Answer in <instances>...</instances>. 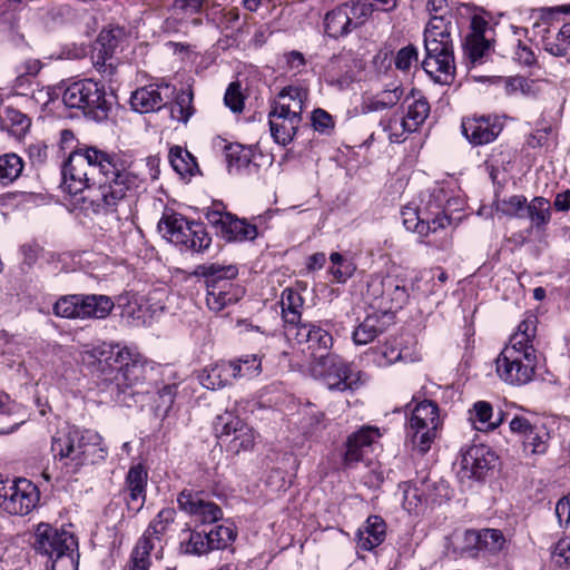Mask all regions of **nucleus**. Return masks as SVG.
<instances>
[{"mask_svg": "<svg viewBox=\"0 0 570 570\" xmlns=\"http://www.w3.org/2000/svg\"><path fill=\"white\" fill-rule=\"evenodd\" d=\"M61 175L70 195L86 193L82 199L95 214L115 213L118 204L135 197L145 183L134 163L88 145L70 153Z\"/></svg>", "mask_w": 570, "mask_h": 570, "instance_id": "nucleus-1", "label": "nucleus"}, {"mask_svg": "<svg viewBox=\"0 0 570 570\" xmlns=\"http://www.w3.org/2000/svg\"><path fill=\"white\" fill-rule=\"evenodd\" d=\"M97 361L99 384L120 405L130 407L138 403L142 392L136 386L148 383L156 389L155 409L158 414H168L179 385L176 371L167 365L155 364L139 353L119 345L104 344L90 353Z\"/></svg>", "mask_w": 570, "mask_h": 570, "instance_id": "nucleus-2", "label": "nucleus"}, {"mask_svg": "<svg viewBox=\"0 0 570 570\" xmlns=\"http://www.w3.org/2000/svg\"><path fill=\"white\" fill-rule=\"evenodd\" d=\"M51 453L66 474H77L85 465L105 461L108 450L98 432L68 425L52 436Z\"/></svg>", "mask_w": 570, "mask_h": 570, "instance_id": "nucleus-3", "label": "nucleus"}, {"mask_svg": "<svg viewBox=\"0 0 570 570\" xmlns=\"http://www.w3.org/2000/svg\"><path fill=\"white\" fill-rule=\"evenodd\" d=\"M451 16H432L424 29L423 70L440 85H451L455 77Z\"/></svg>", "mask_w": 570, "mask_h": 570, "instance_id": "nucleus-4", "label": "nucleus"}, {"mask_svg": "<svg viewBox=\"0 0 570 570\" xmlns=\"http://www.w3.org/2000/svg\"><path fill=\"white\" fill-rule=\"evenodd\" d=\"M112 98V94L107 92L104 83L92 79L71 82L62 91V102L67 108L76 109L97 122L108 118Z\"/></svg>", "mask_w": 570, "mask_h": 570, "instance_id": "nucleus-5", "label": "nucleus"}, {"mask_svg": "<svg viewBox=\"0 0 570 570\" xmlns=\"http://www.w3.org/2000/svg\"><path fill=\"white\" fill-rule=\"evenodd\" d=\"M32 548L48 558L51 570H76L78 541L73 533L41 522L35 529Z\"/></svg>", "mask_w": 570, "mask_h": 570, "instance_id": "nucleus-6", "label": "nucleus"}, {"mask_svg": "<svg viewBox=\"0 0 570 570\" xmlns=\"http://www.w3.org/2000/svg\"><path fill=\"white\" fill-rule=\"evenodd\" d=\"M194 275L205 278L206 304L213 312L218 313L238 302L245 293L242 286L232 283L238 275L235 265L202 264L196 266Z\"/></svg>", "mask_w": 570, "mask_h": 570, "instance_id": "nucleus-7", "label": "nucleus"}, {"mask_svg": "<svg viewBox=\"0 0 570 570\" xmlns=\"http://www.w3.org/2000/svg\"><path fill=\"white\" fill-rule=\"evenodd\" d=\"M311 371L333 392L354 393L363 385L361 372L354 371L350 362L335 353H321L312 362Z\"/></svg>", "mask_w": 570, "mask_h": 570, "instance_id": "nucleus-8", "label": "nucleus"}, {"mask_svg": "<svg viewBox=\"0 0 570 570\" xmlns=\"http://www.w3.org/2000/svg\"><path fill=\"white\" fill-rule=\"evenodd\" d=\"M538 355L535 348H518L507 345L495 360V370L501 380L511 385H524L535 374Z\"/></svg>", "mask_w": 570, "mask_h": 570, "instance_id": "nucleus-9", "label": "nucleus"}, {"mask_svg": "<svg viewBox=\"0 0 570 570\" xmlns=\"http://www.w3.org/2000/svg\"><path fill=\"white\" fill-rule=\"evenodd\" d=\"M440 424L439 407L430 400L416 404L406 423V439L424 454L431 449Z\"/></svg>", "mask_w": 570, "mask_h": 570, "instance_id": "nucleus-10", "label": "nucleus"}, {"mask_svg": "<svg viewBox=\"0 0 570 570\" xmlns=\"http://www.w3.org/2000/svg\"><path fill=\"white\" fill-rule=\"evenodd\" d=\"M40 501L38 487L26 478L0 481V510L23 517L32 512Z\"/></svg>", "mask_w": 570, "mask_h": 570, "instance_id": "nucleus-11", "label": "nucleus"}, {"mask_svg": "<svg viewBox=\"0 0 570 570\" xmlns=\"http://www.w3.org/2000/svg\"><path fill=\"white\" fill-rule=\"evenodd\" d=\"M495 453L487 445H472L462 452L460 470L461 480L482 481L494 468L497 462Z\"/></svg>", "mask_w": 570, "mask_h": 570, "instance_id": "nucleus-12", "label": "nucleus"}, {"mask_svg": "<svg viewBox=\"0 0 570 570\" xmlns=\"http://www.w3.org/2000/svg\"><path fill=\"white\" fill-rule=\"evenodd\" d=\"M301 121L299 110H291L285 102H274L268 112L271 136L282 146L288 145L294 139Z\"/></svg>", "mask_w": 570, "mask_h": 570, "instance_id": "nucleus-13", "label": "nucleus"}, {"mask_svg": "<svg viewBox=\"0 0 570 570\" xmlns=\"http://www.w3.org/2000/svg\"><path fill=\"white\" fill-rule=\"evenodd\" d=\"M461 129L466 140L476 147L494 141L503 125L495 115H473L462 119Z\"/></svg>", "mask_w": 570, "mask_h": 570, "instance_id": "nucleus-14", "label": "nucleus"}, {"mask_svg": "<svg viewBox=\"0 0 570 570\" xmlns=\"http://www.w3.org/2000/svg\"><path fill=\"white\" fill-rule=\"evenodd\" d=\"M430 112V105L425 98L414 100L407 108L406 116L401 119L391 117L386 122L381 121L384 131L389 134L392 142L403 141L405 132L415 131L426 119Z\"/></svg>", "mask_w": 570, "mask_h": 570, "instance_id": "nucleus-15", "label": "nucleus"}, {"mask_svg": "<svg viewBox=\"0 0 570 570\" xmlns=\"http://www.w3.org/2000/svg\"><path fill=\"white\" fill-rule=\"evenodd\" d=\"M148 471L142 463L132 464L126 473L120 494L127 510L136 515L145 505L147 497Z\"/></svg>", "mask_w": 570, "mask_h": 570, "instance_id": "nucleus-16", "label": "nucleus"}, {"mask_svg": "<svg viewBox=\"0 0 570 570\" xmlns=\"http://www.w3.org/2000/svg\"><path fill=\"white\" fill-rule=\"evenodd\" d=\"M402 218L407 230L415 232L423 238L431 234L435 235L439 229H444L451 223V218L443 210L425 214L422 209L410 207L402 212Z\"/></svg>", "mask_w": 570, "mask_h": 570, "instance_id": "nucleus-17", "label": "nucleus"}, {"mask_svg": "<svg viewBox=\"0 0 570 570\" xmlns=\"http://www.w3.org/2000/svg\"><path fill=\"white\" fill-rule=\"evenodd\" d=\"M381 438L380 430L375 426L363 425L352 433L345 442L343 466L352 469L364 460L368 449Z\"/></svg>", "mask_w": 570, "mask_h": 570, "instance_id": "nucleus-18", "label": "nucleus"}, {"mask_svg": "<svg viewBox=\"0 0 570 570\" xmlns=\"http://www.w3.org/2000/svg\"><path fill=\"white\" fill-rule=\"evenodd\" d=\"M174 92L175 88L168 83L145 86L131 94L130 105L140 114L156 111L167 105Z\"/></svg>", "mask_w": 570, "mask_h": 570, "instance_id": "nucleus-19", "label": "nucleus"}, {"mask_svg": "<svg viewBox=\"0 0 570 570\" xmlns=\"http://www.w3.org/2000/svg\"><path fill=\"white\" fill-rule=\"evenodd\" d=\"M177 502L181 510L196 517L202 524H210L223 518L222 509L216 503L204 500L199 493L184 490L179 493Z\"/></svg>", "mask_w": 570, "mask_h": 570, "instance_id": "nucleus-20", "label": "nucleus"}, {"mask_svg": "<svg viewBox=\"0 0 570 570\" xmlns=\"http://www.w3.org/2000/svg\"><path fill=\"white\" fill-rule=\"evenodd\" d=\"M240 364L233 361H220L202 371L199 381L202 385L209 390L225 387L240 375Z\"/></svg>", "mask_w": 570, "mask_h": 570, "instance_id": "nucleus-21", "label": "nucleus"}, {"mask_svg": "<svg viewBox=\"0 0 570 570\" xmlns=\"http://www.w3.org/2000/svg\"><path fill=\"white\" fill-rule=\"evenodd\" d=\"M296 337L299 342H306L308 350H311L313 361L321 353H331L333 346V336L331 333L322 328L318 324L306 322L301 324L296 332Z\"/></svg>", "mask_w": 570, "mask_h": 570, "instance_id": "nucleus-22", "label": "nucleus"}, {"mask_svg": "<svg viewBox=\"0 0 570 570\" xmlns=\"http://www.w3.org/2000/svg\"><path fill=\"white\" fill-rule=\"evenodd\" d=\"M173 244L180 249L202 253L209 247L212 238L202 223L188 220L187 226H184L173 239Z\"/></svg>", "mask_w": 570, "mask_h": 570, "instance_id": "nucleus-23", "label": "nucleus"}, {"mask_svg": "<svg viewBox=\"0 0 570 570\" xmlns=\"http://www.w3.org/2000/svg\"><path fill=\"white\" fill-rule=\"evenodd\" d=\"M386 537V523L380 515H370L356 532L357 546L364 551H372Z\"/></svg>", "mask_w": 570, "mask_h": 570, "instance_id": "nucleus-24", "label": "nucleus"}, {"mask_svg": "<svg viewBox=\"0 0 570 570\" xmlns=\"http://www.w3.org/2000/svg\"><path fill=\"white\" fill-rule=\"evenodd\" d=\"M387 281L392 283V288L384 289L382 301L377 302V309H380L383 315L401 309L407 303L410 296L404 279L387 275Z\"/></svg>", "mask_w": 570, "mask_h": 570, "instance_id": "nucleus-25", "label": "nucleus"}, {"mask_svg": "<svg viewBox=\"0 0 570 570\" xmlns=\"http://www.w3.org/2000/svg\"><path fill=\"white\" fill-rule=\"evenodd\" d=\"M112 299L107 295L80 294V318H106L114 308Z\"/></svg>", "mask_w": 570, "mask_h": 570, "instance_id": "nucleus-26", "label": "nucleus"}, {"mask_svg": "<svg viewBox=\"0 0 570 570\" xmlns=\"http://www.w3.org/2000/svg\"><path fill=\"white\" fill-rule=\"evenodd\" d=\"M346 10L347 7L342 3L325 14L324 29L328 37L338 39L354 29Z\"/></svg>", "mask_w": 570, "mask_h": 570, "instance_id": "nucleus-27", "label": "nucleus"}, {"mask_svg": "<svg viewBox=\"0 0 570 570\" xmlns=\"http://www.w3.org/2000/svg\"><path fill=\"white\" fill-rule=\"evenodd\" d=\"M384 316L379 313L368 314L353 331L352 338L354 343L366 345L383 333L385 331Z\"/></svg>", "mask_w": 570, "mask_h": 570, "instance_id": "nucleus-28", "label": "nucleus"}, {"mask_svg": "<svg viewBox=\"0 0 570 570\" xmlns=\"http://www.w3.org/2000/svg\"><path fill=\"white\" fill-rule=\"evenodd\" d=\"M404 89L402 86L384 89L375 96L367 98L363 104L366 112L382 111L394 107L402 98Z\"/></svg>", "mask_w": 570, "mask_h": 570, "instance_id": "nucleus-29", "label": "nucleus"}, {"mask_svg": "<svg viewBox=\"0 0 570 570\" xmlns=\"http://www.w3.org/2000/svg\"><path fill=\"white\" fill-rule=\"evenodd\" d=\"M257 227L246 219H239L232 214L230 219L222 234L227 242L254 240L257 237Z\"/></svg>", "mask_w": 570, "mask_h": 570, "instance_id": "nucleus-30", "label": "nucleus"}, {"mask_svg": "<svg viewBox=\"0 0 570 570\" xmlns=\"http://www.w3.org/2000/svg\"><path fill=\"white\" fill-rule=\"evenodd\" d=\"M524 213L538 230H544L551 219V206L544 197H534L530 203L527 202Z\"/></svg>", "mask_w": 570, "mask_h": 570, "instance_id": "nucleus-31", "label": "nucleus"}, {"mask_svg": "<svg viewBox=\"0 0 570 570\" xmlns=\"http://www.w3.org/2000/svg\"><path fill=\"white\" fill-rule=\"evenodd\" d=\"M244 422L234 411L225 410L224 413L216 415L213 422L214 434L225 444L228 438H232Z\"/></svg>", "mask_w": 570, "mask_h": 570, "instance_id": "nucleus-32", "label": "nucleus"}, {"mask_svg": "<svg viewBox=\"0 0 570 570\" xmlns=\"http://www.w3.org/2000/svg\"><path fill=\"white\" fill-rule=\"evenodd\" d=\"M493 409L489 402L479 401L470 411V421L478 431H490L498 428L502 421L501 412L495 421H492Z\"/></svg>", "mask_w": 570, "mask_h": 570, "instance_id": "nucleus-33", "label": "nucleus"}, {"mask_svg": "<svg viewBox=\"0 0 570 570\" xmlns=\"http://www.w3.org/2000/svg\"><path fill=\"white\" fill-rule=\"evenodd\" d=\"M438 495L430 492L422 480L412 481L404 490V504L407 509L416 508L419 504H435L438 502Z\"/></svg>", "mask_w": 570, "mask_h": 570, "instance_id": "nucleus-34", "label": "nucleus"}, {"mask_svg": "<svg viewBox=\"0 0 570 570\" xmlns=\"http://www.w3.org/2000/svg\"><path fill=\"white\" fill-rule=\"evenodd\" d=\"M168 158L173 169L181 177L193 176L195 171H198L195 157L180 146L171 147Z\"/></svg>", "mask_w": 570, "mask_h": 570, "instance_id": "nucleus-35", "label": "nucleus"}, {"mask_svg": "<svg viewBox=\"0 0 570 570\" xmlns=\"http://www.w3.org/2000/svg\"><path fill=\"white\" fill-rule=\"evenodd\" d=\"M463 50L470 62L481 65L493 51V41L488 38H465Z\"/></svg>", "mask_w": 570, "mask_h": 570, "instance_id": "nucleus-36", "label": "nucleus"}, {"mask_svg": "<svg viewBox=\"0 0 570 570\" xmlns=\"http://www.w3.org/2000/svg\"><path fill=\"white\" fill-rule=\"evenodd\" d=\"M538 320L534 315H528L519 325L517 332L511 336L510 344L518 348H534L533 340L537 334Z\"/></svg>", "mask_w": 570, "mask_h": 570, "instance_id": "nucleus-37", "label": "nucleus"}, {"mask_svg": "<svg viewBox=\"0 0 570 570\" xmlns=\"http://www.w3.org/2000/svg\"><path fill=\"white\" fill-rule=\"evenodd\" d=\"M187 222L181 214L166 208L157 224V228L164 238L173 243V239L181 232L183 227L187 226Z\"/></svg>", "mask_w": 570, "mask_h": 570, "instance_id": "nucleus-38", "label": "nucleus"}, {"mask_svg": "<svg viewBox=\"0 0 570 570\" xmlns=\"http://www.w3.org/2000/svg\"><path fill=\"white\" fill-rule=\"evenodd\" d=\"M226 449L233 454H239L242 451H250L255 445V432L244 422L232 438L225 442Z\"/></svg>", "mask_w": 570, "mask_h": 570, "instance_id": "nucleus-39", "label": "nucleus"}, {"mask_svg": "<svg viewBox=\"0 0 570 570\" xmlns=\"http://www.w3.org/2000/svg\"><path fill=\"white\" fill-rule=\"evenodd\" d=\"M23 161L16 154L0 156V186L6 187L13 183L22 173Z\"/></svg>", "mask_w": 570, "mask_h": 570, "instance_id": "nucleus-40", "label": "nucleus"}, {"mask_svg": "<svg viewBox=\"0 0 570 570\" xmlns=\"http://www.w3.org/2000/svg\"><path fill=\"white\" fill-rule=\"evenodd\" d=\"M189 537L180 543V551L185 554L204 556L209 553L210 546L207 541L206 529L188 530Z\"/></svg>", "mask_w": 570, "mask_h": 570, "instance_id": "nucleus-41", "label": "nucleus"}, {"mask_svg": "<svg viewBox=\"0 0 570 570\" xmlns=\"http://www.w3.org/2000/svg\"><path fill=\"white\" fill-rule=\"evenodd\" d=\"M125 35L124 28L109 26L99 32L95 45L101 48L105 55H114L121 40L125 38Z\"/></svg>", "mask_w": 570, "mask_h": 570, "instance_id": "nucleus-42", "label": "nucleus"}, {"mask_svg": "<svg viewBox=\"0 0 570 570\" xmlns=\"http://www.w3.org/2000/svg\"><path fill=\"white\" fill-rule=\"evenodd\" d=\"M194 111L193 91L181 90L178 92L174 104L170 105L171 118L186 124L193 116Z\"/></svg>", "mask_w": 570, "mask_h": 570, "instance_id": "nucleus-43", "label": "nucleus"}, {"mask_svg": "<svg viewBox=\"0 0 570 570\" xmlns=\"http://www.w3.org/2000/svg\"><path fill=\"white\" fill-rule=\"evenodd\" d=\"M225 156L229 171H240L242 169L247 168L252 163L250 150L239 144H230L226 146Z\"/></svg>", "mask_w": 570, "mask_h": 570, "instance_id": "nucleus-44", "label": "nucleus"}, {"mask_svg": "<svg viewBox=\"0 0 570 570\" xmlns=\"http://www.w3.org/2000/svg\"><path fill=\"white\" fill-rule=\"evenodd\" d=\"M549 432L544 425H537L523 438L524 451L531 454H544L548 450Z\"/></svg>", "mask_w": 570, "mask_h": 570, "instance_id": "nucleus-45", "label": "nucleus"}, {"mask_svg": "<svg viewBox=\"0 0 570 570\" xmlns=\"http://www.w3.org/2000/svg\"><path fill=\"white\" fill-rule=\"evenodd\" d=\"M206 534L212 551L227 548L236 538V532L232 527L222 524L206 530Z\"/></svg>", "mask_w": 570, "mask_h": 570, "instance_id": "nucleus-46", "label": "nucleus"}, {"mask_svg": "<svg viewBox=\"0 0 570 570\" xmlns=\"http://www.w3.org/2000/svg\"><path fill=\"white\" fill-rule=\"evenodd\" d=\"M527 198L523 195H513L495 202V212L509 217H524Z\"/></svg>", "mask_w": 570, "mask_h": 570, "instance_id": "nucleus-47", "label": "nucleus"}, {"mask_svg": "<svg viewBox=\"0 0 570 570\" xmlns=\"http://www.w3.org/2000/svg\"><path fill=\"white\" fill-rule=\"evenodd\" d=\"M176 511L173 508H164L150 521L146 531L151 533L157 541L166 533L168 527L175 521Z\"/></svg>", "mask_w": 570, "mask_h": 570, "instance_id": "nucleus-48", "label": "nucleus"}, {"mask_svg": "<svg viewBox=\"0 0 570 570\" xmlns=\"http://www.w3.org/2000/svg\"><path fill=\"white\" fill-rule=\"evenodd\" d=\"M343 6L347 7L346 11L354 29L364 24L375 10L373 3L361 1H348Z\"/></svg>", "mask_w": 570, "mask_h": 570, "instance_id": "nucleus-49", "label": "nucleus"}, {"mask_svg": "<svg viewBox=\"0 0 570 570\" xmlns=\"http://www.w3.org/2000/svg\"><path fill=\"white\" fill-rule=\"evenodd\" d=\"M80 294L60 297L53 305V313L66 318H80Z\"/></svg>", "mask_w": 570, "mask_h": 570, "instance_id": "nucleus-50", "label": "nucleus"}, {"mask_svg": "<svg viewBox=\"0 0 570 570\" xmlns=\"http://www.w3.org/2000/svg\"><path fill=\"white\" fill-rule=\"evenodd\" d=\"M481 551L497 554L505 547V538L501 530L482 529L481 530Z\"/></svg>", "mask_w": 570, "mask_h": 570, "instance_id": "nucleus-51", "label": "nucleus"}, {"mask_svg": "<svg viewBox=\"0 0 570 570\" xmlns=\"http://www.w3.org/2000/svg\"><path fill=\"white\" fill-rule=\"evenodd\" d=\"M392 283L387 281V275H373L367 282L366 297L371 301V305L377 308V302L382 301L384 289L392 288Z\"/></svg>", "mask_w": 570, "mask_h": 570, "instance_id": "nucleus-52", "label": "nucleus"}, {"mask_svg": "<svg viewBox=\"0 0 570 570\" xmlns=\"http://www.w3.org/2000/svg\"><path fill=\"white\" fill-rule=\"evenodd\" d=\"M306 98V90L297 86L284 87L278 94V99L292 100V104L286 105L289 107L291 110H299V115H302L303 112V105Z\"/></svg>", "mask_w": 570, "mask_h": 570, "instance_id": "nucleus-53", "label": "nucleus"}, {"mask_svg": "<svg viewBox=\"0 0 570 570\" xmlns=\"http://www.w3.org/2000/svg\"><path fill=\"white\" fill-rule=\"evenodd\" d=\"M16 405L11 402H3L0 406V435L16 431L22 421L14 417Z\"/></svg>", "mask_w": 570, "mask_h": 570, "instance_id": "nucleus-54", "label": "nucleus"}, {"mask_svg": "<svg viewBox=\"0 0 570 570\" xmlns=\"http://www.w3.org/2000/svg\"><path fill=\"white\" fill-rule=\"evenodd\" d=\"M312 126L314 130L320 134L331 135L334 130L335 122L333 117L326 110L316 108L312 112Z\"/></svg>", "mask_w": 570, "mask_h": 570, "instance_id": "nucleus-55", "label": "nucleus"}, {"mask_svg": "<svg viewBox=\"0 0 570 570\" xmlns=\"http://www.w3.org/2000/svg\"><path fill=\"white\" fill-rule=\"evenodd\" d=\"M91 58L94 67L100 73L109 77L115 73L116 67L112 62L114 55H105L104 50L95 45Z\"/></svg>", "mask_w": 570, "mask_h": 570, "instance_id": "nucleus-56", "label": "nucleus"}, {"mask_svg": "<svg viewBox=\"0 0 570 570\" xmlns=\"http://www.w3.org/2000/svg\"><path fill=\"white\" fill-rule=\"evenodd\" d=\"M224 102L233 112L243 111L244 96L240 91L239 82L235 81L229 83L224 96Z\"/></svg>", "mask_w": 570, "mask_h": 570, "instance_id": "nucleus-57", "label": "nucleus"}, {"mask_svg": "<svg viewBox=\"0 0 570 570\" xmlns=\"http://www.w3.org/2000/svg\"><path fill=\"white\" fill-rule=\"evenodd\" d=\"M419 52L415 46L407 45L401 48L395 56V67L399 70H409L413 61H417Z\"/></svg>", "mask_w": 570, "mask_h": 570, "instance_id": "nucleus-58", "label": "nucleus"}, {"mask_svg": "<svg viewBox=\"0 0 570 570\" xmlns=\"http://www.w3.org/2000/svg\"><path fill=\"white\" fill-rule=\"evenodd\" d=\"M3 122H9L19 131H24L30 126V119L21 111L8 107L4 110V116L1 117Z\"/></svg>", "mask_w": 570, "mask_h": 570, "instance_id": "nucleus-59", "label": "nucleus"}, {"mask_svg": "<svg viewBox=\"0 0 570 570\" xmlns=\"http://www.w3.org/2000/svg\"><path fill=\"white\" fill-rule=\"evenodd\" d=\"M206 0H174L171 9L177 13L197 14L200 13Z\"/></svg>", "mask_w": 570, "mask_h": 570, "instance_id": "nucleus-60", "label": "nucleus"}, {"mask_svg": "<svg viewBox=\"0 0 570 570\" xmlns=\"http://www.w3.org/2000/svg\"><path fill=\"white\" fill-rule=\"evenodd\" d=\"M235 363L240 364V375L238 377L243 376H255L261 373L262 364L261 360L256 355H247L245 357L238 358L234 361Z\"/></svg>", "mask_w": 570, "mask_h": 570, "instance_id": "nucleus-61", "label": "nucleus"}, {"mask_svg": "<svg viewBox=\"0 0 570 570\" xmlns=\"http://www.w3.org/2000/svg\"><path fill=\"white\" fill-rule=\"evenodd\" d=\"M552 558L559 567L570 566V541L559 540L552 548Z\"/></svg>", "mask_w": 570, "mask_h": 570, "instance_id": "nucleus-62", "label": "nucleus"}, {"mask_svg": "<svg viewBox=\"0 0 570 570\" xmlns=\"http://www.w3.org/2000/svg\"><path fill=\"white\" fill-rule=\"evenodd\" d=\"M230 213L223 212L215 207L206 212V219L220 235L223 234L227 222L230 219Z\"/></svg>", "mask_w": 570, "mask_h": 570, "instance_id": "nucleus-63", "label": "nucleus"}, {"mask_svg": "<svg viewBox=\"0 0 570 570\" xmlns=\"http://www.w3.org/2000/svg\"><path fill=\"white\" fill-rule=\"evenodd\" d=\"M544 50L554 57H564L568 55L570 47L566 41L558 40V35L554 39L544 37L543 39Z\"/></svg>", "mask_w": 570, "mask_h": 570, "instance_id": "nucleus-64", "label": "nucleus"}]
</instances>
